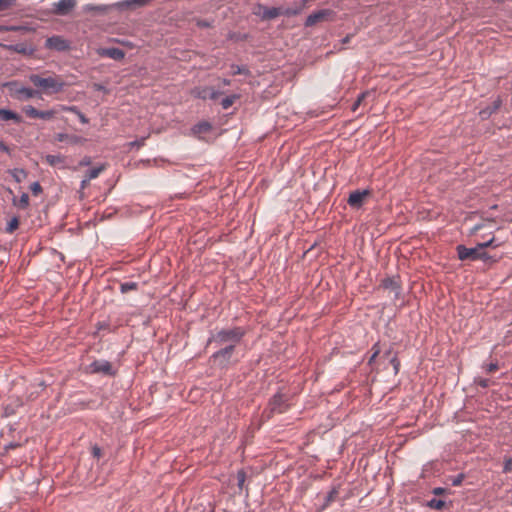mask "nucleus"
I'll return each mask as SVG.
<instances>
[{
    "label": "nucleus",
    "mask_w": 512,
    "mask_h": 512,
    "mask_svg": "<svg viewBox=\"0 0 512 512\" xmlns=\"http://www.w3.org/2000/svg\"><path fill=\"white\" fill-rule=\"evenodd\" d=\"M462 479H463V476L462 475H459L454 481H453V485L454 486H459L462 482Z\"/></svg>",
    "instance_id": "864d4df0"
},
{
    "label": "nucleus",
    "mask_w": 512,
    "mask_h": 512,
    "mask_svg": "<svg viewBox=\"0 0 512 512\" xmlns=\"http://www.w3.org/2000/svg\"><path fill=\"white\" fill-rule=\"evenodd\" d=\"M483 369L486 373H492L498 369V363L497 362H491L489 364H484Z\"/></svg>",
    "instance_id": "79ce46f5"
},
{
    "label": "nucleus",
    "mask_w": 512,
    "mask_h": 512,
    "mask_svg": "<svg viewBox=\"0 0 512 512\" xmlns=\"http://www.w3.org/2000/svg\"><path fill=\"white\" fill-rule=\"evenodd\" d=\"M502 105V100L500 97H497L491 105L480 110L479 115L482 119L489 118L493 113H495Z\"/></svg>",
    "instance_id": "ddd939ff"
},
{
    "label": "nucleus",
    "mask_w": 512,
    "mask_h": 512,
    "mask_svg": "<svg viewBox=\"0 0 512 512\" xmlns=\"http://www.w3.org/2000/svg\"><path fill=\"white\" fill-rule=\"evenodd\" d=\"M478 260H482L483 262H488V261H493L495 262L496 260L490 256L484 249H480L479 250V259Z\"/></svg>",
    "instance_id": "e433bc0d"
},
{
    "label": "nucleus",
    "mask_w": 512,
    "mask_h": 512,
    "mask_svg": "<svg viewBox=\"0 0 512 512\" xmlns=\"http://www.w3.org/2000/svg\"><path fill=\"white\" fill-rule=\"evenodd\" d=\"M429 506L431 508H434V509H437V510H441L445 507V502L443 500H440V499H432L430 502H429Z\"/></svg>",
    "instance_id": "72a5a7b5"
},
{
    "label": "nucleus",
    "mask_w": 512,
    "mask_h": 512,
    "mask_svg": "<svg viewBox=\"0 0 512 512\" xmlns=\"http://www.w3.org/2000/svg\"><path fill=\"white\" fill-rule=\"evenodd\" d=\"M245 335V330L241 327H234L231 329H223L218 331L212 338L209 339L210 343H215L218 346L232 345L236 347Z\"/></svg>",
    "instance_id": "7ed1b4c3"
},
{
    "label": "nucleus",
    "mask_w": 512,
    "mask_h": 512,
    "mask_svg": "<svg viewBox=\"0 0 512 512\" xmlns=\"http://www.w3.org/2000/svg\"><path fill=\"white\" fill-rule=\"evenodd\" d=\"M286 400L284 399V396L281 394H277L274 396L273 401L271 403L272 410L277 411L279 413H282L286 410L287 406L285 404Z\"/></svg>",
    "instance_id": "6ab92c4d"
},
{
    "label": "nucleus",
    "mask_w": 512,
    "mask_h": 512,
    "mask_svg": "<svg viewBox=\"0 0 512 512\" xmlns=\"http://www.w3.org/2000/svg\"><path fill=\"white\" fill-rule=\"evenodd\" d=\"M144 142H145V138H142L140 140H135V141L131 142L130 145L141 147L142 145H144Z\"/></svg>",
    "instance_id": "09e8293b"
},
{
    "label": "nucleus",
    "mask_w": 512,
    "mask_h": 512,
    "mask_svg": "<svg viewBox=\"0 0 512 512\" xmlns=\"http://www.w3.org/2000/svg\"><path fill=\"white\" fill-rule=\"evenodd\" d=\"M45 47L50 50L64 52L69 50L70 42L62 36H52L46 39Z\"/></svg>",
    "instance_id": "0eeeda50"
},
{
    "label": "nucleus",
    "mask_w": 512,
    "mask_h": 512,
    "mask_svg": "<svg viewBox=\"0 0 512 512\" xmlns=\"http://www.w3.org/2000/svg\"><path fill=\"white\" fill-rule=\"evenodd\" d=\"M0 46L9 50V51H12V52H17V53H20V54H31L33 52V49L32 48H29L27 47L26 44L24 43H18V44H2L0 43Z\"/></svg>",
    "instance_id": "4468645a"
},
{
    "label": "nucleus",
    "mask_w": 512,
    "mask_h": 512,
    "mask_svg": "<svg viewBox=\"0 0 512 512\" xmlns=\"http://www.w3.org/2000/svg\"><path fill=\"white\" fill-rule=\"evenodd\" d=\"M85 11H98V12H104L106 10V7L105 6H101V5H91V4H88L85 6L84 8Z\"/></svg>",
    "instance_id": "37998d69"
},
{
    "label": "nucleus",
    "mask_w": 512,
    "mask_h": 512,
    "mask_svg": "<svg viewBox=\"0 0 512 512\" xmlns=\"http://www.w3.org/2000/svg\"><path fill=\"white\" fill-rule=\"evenodd\" d=\"M199 392H200V389L197 386H195V387L191 388L189 395H191L192 393L199 394Z\"/></svg>",
    "instance_id": "13d9d810"
},
{
    "label": "nucleus",
    "mask_w": 512,
    "mask_h": 512,
    "mask_svg": "<svg viewBox=\"0 0 512 512\" xmlns=\"http://www.w3.org/2000/svg\"><path fill=\"white\" fill-rule=\"evenodd\" d=\"M19 220L17 217H13L6 226V232L12 233L14 230L18 228Z\"/></svg>",
    "instance_id": "473e14b6"
},
{
    "label": "nucleus",
    "mask_w": 512,
    "mask_h": 512,
    "mask_svg": "<svg viewBox=\"0 0 512 512\" xmlns=\"http://www.w3.org/2000/svg\"><path fill=\"white\" fill-rule=\"evenodd\" d=\"M17 94L20 99L28 100L37 96L39 92L29 87H21L17 90Z\"/></svg>",
    "instance_id": "412c9836"
},
{
    "label": "nucleus",
    "mask_w": 512,
    "mask_h": 512,
    "mask_svg": "<svg viewBox=\"0 0 512 512\" xmlns=\"http://www.w3.org/2000/svg\"><path fill=\"white\" fill-rule=\"evenodd\" d=\"M440 493H442V489L441 488H436L434 490V494L439 495Z\"/></svg>",
    "instance_id": "bf43d9fd"
},
{
    "label": "nucleus",
    "mask_w": 512,
    "mask_h": 512,
    "mask_svg": "<svg viewBox=\"0 0 512 512\" xmlns=\"http://www.w3.org/2000/svg\"><path fill=\"white\" fill-rule=\"evenodd\" d=\"M503 472H512V457H506L504 460Z\"/></svg>",
    "instance_id": "c03bdc74"
},
{
    "label": "nucleus",
    "mask_w": 512,
    "mask_h": 512,
    "mask_svg": "<svg viewBox=\"0 0 512 512\" xmlns=\"http://www.w3.org/2000/svg\"><path fill=\"white\" fill-rule=\"evenodd\" d=\"M331 14H332V11L330 9H321L316 12H313L306 18L305 26L312 27L315 24H317L318 22L326 19Z\"/></svg>",
    "instance_id": "1a4fd4ad"
},
{
    "label": "nucleus",
    "mask_w": 512,
    "mask_h": 512,
    "mask_svg": "<svg viewBox=\"0 0 512 512\" xmlns=\"http://www.w3.org/2000/svg\"><path fill=\"white\" fill-rule=\"evenodd\" d=\"M223 82H224V84H225V85H229V84H230V81H229V80H227V79H224V81H223Z\"/></svg>",
    "instance_id": "e2e57ef3"
},
{
    "label": "nucleus",
    "mask_w": 512,
    "mask_h": 512,
    "mask_svg": "<svg viewBox=\"0 0 512 512\" xmlns=\"http://www.w3.org/2000/svg\"><path fill=\"white\" fill-rule=\"evenodd\" d=\"M339 490L337 487H333L328 494L325 496L324 503L322 505V509H326L329 507L338 497Z\"/></svg>",
    "instance_id": "5701e85b"
},
{
    "label": "nucleus",
    "mask_w": 512,
    "mask_h": 512,
    "mask_svg": "<svg viewBox=\"0 0 512 512\" xmlns=\"http://www.w3.org/2000/svg\"><path fill=\"white\" fill-rule=\"evenodd\" d=\"M0 151L10 154V148L1 140H0Z\"/></svg>",
    "instance_id": "de8ad7c7"
},
{
    "label": "nucleus",
    "mask_w": 512,
    "mask_h": 512,
    "mask_svg": "<svg viewBox=\"0 0 512 512\" xmlns=\"http://www.w3.org/2000/svg\"><path fill=\"white\" fill-rule=\"evenodd\" d=\"M23 112L26 114L27 117L36 119L39 118L40 110H37L35 107L28 105L23 108Z\"/></svg>",
    "instance_id": "c85d7f7f"
},
{
    "label": "nucleus",
    "mask_w": 512,
    "mask_h": 512,
    "mask_svg": "<svg viewBox=\"0 0 512 512\" xmlns=\"http://www.w3.org/2000/svg\"><path fill=\"white\" fill-rule=\"evenodd\" d=\"M370 194L369 190H355L350 193L347 203L354 209H359L364 203L366 196Z\"/></svg>",
    "instance_id": "6e6552de"
},
{
    "label": "nucleus",
    "mask_w": 512,
    "mask_h": 512,
    "mask_svg": "<svg viewBox=\"0 0 512 512\" xmlns=\"http://www.w3.org/2000/svg\"><path fill=\"white\" fill-rule=\"evenodd\" d=\"M235 347L232 345H224V347L219 348L216 352L213 353L211 359L215 364L219 366H226L234 353Z\"/></svg>",
    "instance_id": "39448f33"
},
{
    "label": "nucleus",
    "mask_w": 512,
    "mask_h": 512,
    "mask_svg": "<svg viewBox=\"0 0 512 512\" xmlns=\"http://www.w3.org/2000/svg\"><path fill=\"white\" fill-rule=\"evenodd\" d=\"M29 204V196L27 193H23L21 196H20V199H19V202H18V206L20 208H26Z\"/></svg>",
    "instance_id": "58836bf2"
},
{
    "label": "nucleus",
    "mask_w": 512,
    "mask_h": 512,
    "mask_svg": "<svg viewBox=\"0 0 512 512\" xmlns=\"http://www.w3.org/2000/svg\"><path fill=\"white\" fill-rule=\"evenodd\" d=\"M382 287L385 289H389L395 293V296L397 297L401 292V287L394 277H388L382 280L381 283Z\"/></svg>",
    "instance_id": "f3484780"
},
{
    "label": "nucleus",
    "mask_w": 512,
    "mask_h": 512,
    "mask_svg": "<svg viewBox=\"0 0 512 512\" xmlns=\"http://www.w3.org/2000/svg\"><path fill=\"white\" fill-rule=\"evenodd\" d=\"M0 119L3 121L13 120L16 123L21 122V117L14 111L0 108Z\"/></svg>",
    "instance_id": "aec40b11"
},
{
    "label": "nucleus",
    "mask_w": 512,
    "mask_h": 512,
    "mask_svg": "<svg viewBox=\"0 0 512 512\" xmlns=\"http://www.w3.org/2000/svg\"><path fill=\"white\" fill-rule=\"evenodd\" d=\"M368 94H369V92H363V93L359 94L356 101H359V103H361Z\"/></svg>",
    "instance_id": "603ef678"
},
{
    "label": "nucleus",
    "mask_w": 512,
    "mask_h": 512,
    "mask_svg": "<svg viewBox=\"0 0 512 512\" xmlns=\"http://www.w3.org/2000/svg\"><path fill=\"white\" fill-rule=\"evenodd\" d=\"M349 39H350V37H349V36H346V37L342 40L343 44L348 43V42H349Z\"/></svg>",
    "instance_id": "052dcab7"
},
{
    "label": "nucleus",
    "mask_w": 512,
    "mask_h": 512,
    "mask_svg": "<svg viewBox=\"0 0 512 512\" xmlns=\"http://www.w3.org/2000/svg\"><path fill=\"white\" fill-rule=\"evenodd\" d=\"M45 161L52 167L65 168V157L61 154H47Z\"/></svg>",
    "instance_id": "a211bd4d"
},
{
    "label": "nucleus",
    "mask_w": 512,
    "mask_h": 512,
    "mask_svg": "<svg viewBox=\"0 0 512 512\" xmlns=\"http://www.w3.org/2000/svg\"><path fill=\"white\" fill-rule=\"evenodd\" d=\"M10 174L12 178L17 183H21L27 176V173L24 169L15 168L13 170H10Z\"/></svg>",
    "instance_id": "bb28decb"
},
{
    "label": "nucleus",
    "mask_w": 512,
    "mask_h": 512,
    "mask_svg": "<svg viewBox=\"0 0 512 512\" xmlns=\"http://www.w3.org/2000/svg\"><path fill=\"white\" fill-rule=\"evenodd\" d=\"M30 189L32 191V193L34 195H38L42 192V187L41 185L39 184V182H33L31 185H30Z\"/></svg>",
    "instance_id": "a18cd8bd"
},
{
    "label": "nucleus",
    "mask_w": 512,
    "mask_h": 512,
    "mask_svg": "<svg viewBox=\"0 0 512 512\" xmlns=\"http://www.w3.org/2000/svg\"><path fill=\"white\" fill-rule=\"evenodd\" d=\"M91 164V158L89 156H85L80 162V166H89Z\"/></svg>",
    "instance_id": "49530a36"
},
{
    "label": "nucleus",
    "mask_w": 512,
    "mask_h": 512,
    "mask_svg": "<svg viewBox=\"0 0 512 512\" xmlns=\"http://www.w3.org/2000/svg\"><path fill=\"white\" fill-rule=\"evenodd\" d=\"M239 99V95L237 94H232V95H229V96H226L225 98H223L221 100V106L224 110H227L229 109L233 104L234 102Z\"/></svg>",
    "instance_id": "cd10ccee"
},
{
    "label": "nucleus",
    "mask_w": 512,
    "mask_h": 512,
    "mask_svg": "<svg viewBox=\"0 0 512 512\" xmlns=\"http://www.w3.org/2000/svg\"><path fill=\"white\" fill-rule=\"evenodd\" d=\"M105 169V165H100L98 167L91 168L86 171L85 177L88 180H93L99 176V174Z\"/></svg>",
    "instance_id": "a878e982"
},
{
    "label": "nucleus",
    "mask_w": 512,
    "mask_h": 512,
    "mask_svg": "<svg viewBox=\"0 0 512 512\" xmlns=\"http://www.w3.org/2000/svg\"><path fill=\"white\" fill-rule=\"evenodd\" d=\"M478 246L480 249H486L488 247H497L499 246V244H495V238H491L490 240L486 241V242H481V243H478Z\"/></svg>",
    "instance_id": "4c0bfd02"
},
{
    "label": "nucleus",
    "mask_w": 512,
    "mask_h": 512,
    "mask_svg": "<svg viewBox=\"0 0 512 512\" xmlns=\"http://www.w3.org/2000/svg\"><path fill=\"white\" fill-rule=\"evenodd\" d=\"M478 384H481V385L487 384V380H481Z\"/></svg>",
    "instance_id": "680f3d73"
},
{
    "label": "nucleus",
    "mask_w": 512,
    "mask_h": 512,
    "mask_svg": "<svg viewBox=\"0 0 512 512\" xmlns=\"http://www.w3.org/2000/svg\"><path fill=\"white\" fill-rule=\"evenodd\" d=\"M56 114V111L53 109L46 110V111H40L39 118L43 120H50L54 117Z\"/></svg>",
    "instance_id": "f704fd0d"
},
{
    "label": "nucleus",
    "mask_w": 512,
    "mask_h": 512,
    "mask_svg": "<svg viewBox=\"0 0 512 512\" xmlns=\"http://www.w3.org/2000/svg\"><path fill=\"white\" fill-rule=\"evenodd\" d=\"M208 95L209 93H205L203 92V90L199 93V97L202 98V99H207L208 98Z\"/></svg>",
    "instance_id": "4d7b16f0"
},
{
    "label": "nucleus",
    "mask_w": 512,
    "mask_h": 512,
    "mask_svg": "<svg viewBox=\"0 0 512 512\" xmlns=\"http://www.w3.org/2000/svg\"><path fill=\"white\" fill-rule=\"evenodd\" d=\"M89 182H90V180H88V179L84 176L83 180H82V181H81V183H80V189H81V190L85 189V188L88 186Z\"/></svg>",
    "instance_id": "8fccbe9b"
},
{
    "label": "nucleus",
    "mask_w": 512,
    "mask_h": 512,
    "mask_svg": "<svg viewBox=\"0 0 512 512\" xmlns=\"http://www.w3.org/2000/svg\"><path fill=\"white\" fill-rule=\"evenodd\" d=\"M212 129V125L207 121H202L195 124L192 128L194 134H205L210 132Z\"/></svg>",
    "instance_id": "4be33fe9"
},
{
    "label": "nucleus",
    "mask_w": 512,
    "mask_h": 512,
    "mask_svg": "<svg viewBox=\"0 0 512 512\" xmlns=\"http://www.w3.org/2000/svg\"><path fill=\"white\" fill-rule=\"evenodd\" d=\"M303 10V5H294L292 7L284 8L282 7V15L286 17L299 15Z\"/></svg>",
    "instance_id": "393cba45"
},
{
    "label": "nucleus",
    "mask_w": 512,
    "mask_h": 512,
    "mask_svg": "<svg viewBox=\"0 0 512 512\" xmlns=\"http://www.w3.org/2000/svg\"><path fill=\"white\" fill-rule=\"evenodd\" d=\"M100 55L104 57H108L110 59L120 61L124 59L125 52L117 47H109V48H103L100 51Z\"/></svg>",
    "instance_id": "f8f14e48"
},
{
    "label": "nucleus",
    "mask_w": 512,
    "mask_h": 512,
    "mask_svg": "<svg viewBox=\"0 0 512 512\" xmlns=\"http://www.w3.org/2000/svg\"><path fill=\"white\" fill-rule=\"evenodd\" d=\"M5 31H17V32H26L28 31V28L25 26H6V25H0V32Z\"/></svg>",
    "instance_id": "7c9ffc66"
},
{
    "label": "nucleus",
    "mask_w": 512,
    "mask_h": 512,
    "mask_svg": "<svg viewBox=\"0 0 512 512\" xmlns=\"http://www.w3.org/2000/svg\"><path fill=\"white\" fill-rule=\"evenodd\" d=\"M308 1H309V0H302V2H303V4H302V5L304 6V4H305L306 2H308Z\"/></svg>",
    "instance_id": "0e129e2a"
},
{
    "label": "nucleus",
    "mask_w": 512,
    "mask_h": 512,
    "mask_svg": "<svg viewBox=\"0 0 512 512\" xmlns=\"http://www.w3.org/2000/svg\"><path fill=\"white\" fill-rule=\"evenodd\" d=\"M381 352L382 350L379 342L375 343L372 347V354L368 359V365L372 369L378 368L380 365H382L384 369H388V367L391 366L392 373L396 375L399 372L400 367V361L397 357V353L391 348L385 350L382 355Z\"/></svg>",
    "instance_id": "f257e3e1"
},
{
    "label": "nucleus",
    "mask_w": 512,
    "mask_h": 512,
    "mask_svg": "<svg viewBox=\"0 0 512 512\" xmlns=\"http://www.w3.org/2000/svg\"><path fill=\"white\" fill-rule=\"evenodd\" d=\"M55 139L59 142L67 141L71 144H82L86 141L85 138L78 135H69L66 133H58L55 136Z\"/></svg>",
    "instance_id": "2eb2a0df"
},
{
    "label": "nucleus",
    "mask_w": 512,
    "mask_h": 512,
    "mask_svg": "<svg viewBox=\"0 0 512 512\" xmlns=\"http://www.w3.org/2000/svg\"><path fill=\"white\" fill-rule=\"evenodd\" d=\"M75 4L76 0H59L53 4V12L57 15H67Z\"/></svg>",
    "instance_id": "9d476101"
},
{
    "label": "nucleus",
    "mask_w": 512,
    "mask_h": 512,
    "mask_svg": "<svg viewBox=\"0 0 512 512\" xmlns=\"http://www.w3.org/2000/svg\"><path fill=\"white\" fill-rule=\"evenodd\" d=\"M361 103H359V101H355L351 107L352 111H356L358 109V107L360 106Z\"/></svg>",
    "instance_id": "6e6d98bb"
},
{
    "label": "nucleus",
    "mask_w": 512,
    "mask_h": 512,
    "mask_svg": "<svg viewBox=\"0 0 512 512\" xmlns=\"http://www.w3.org/2000/svg\"><path fill=\"white\" fill-rule=\"evenodd\" d=\"M149 0H123L116 4L120 9H135L146 5Z\"/></svg>",
    "instance_id": "dca6fc26"
},
{
    "label": "nucleus",
    "mask_w": 512,
    "mask_h": 512,
    "mask_svg": "<svg viewBox=\"0 0 512 512\" xmlns=\"http://www.w3.org/2000/svg\"><path fill=\"white\" fill-rule=\"evenodd\" d=\"M231 69H232V75H248L250 72H249V69L245 66H239V65H231Z\"/></svg>",
    "instance_id": "c756f323"
},
{
    "label": "nucleus",
    "mask_w": 512,
    "mask_h": 512,
    "mask_svg": "<svg viewBox=\"0 0 512 512\" xmlns=\"http://www.w3.org/2000/svg\"><path fill=\"white\" fill-rule=\"evenodd\" d=\"M85 371L89 374H98L102 376H114L118 371V366L104 359L91 362L86 366Z\"/></svg>",
    "instance_id": "20e7f679"
},
{
    "label": "nucleus",
    "mask_w": 512,
    "mask_h": 512,
    "mask_svg": "<svg viewBox=\"0 0 512 512\" xmlns=\"http://www.w3.org/2000/svg\"><path fill=\"white\" fill-rule=\"evenodd\" d=\"M61 109L63 111L72 112L77 115L80 122L83 124H87L89 122V119L78 109L77 106H61Z\"/></svg>",
    "instance_id": "b1692460"
},
{
    "label": "nucleus",
    "mask_w": 512,
    "mask_h": 512,
    "mask_svg": "<svg viewBox=\"0 0 512 512\" xmlns=\"http://www.w3.org/2000/svg\"><path fill=\"white\" fill-rule=\"evenodd\" d=\"M203 92L209 93L208 98L211 100H217L218 97L221 95L220 91L213 90L211 88H204Z\"/></svg>",
    "instance_id": "c9c22d12"
},
{
    "label": "nucleus",
    "mask_w": 512,
    "mask_h": 512,
    "mask_svg": "<svg viewBox=\"0 0 512 512\" xmlns=\"http://www.w3.org/2000/svg\"><path fill=\"white\" fill-rule=\"evenodd\" d=\"M29 81L36 87L41 88L45 94H56L63 91L66 83L60 76L42 77L39 74L29 75Z\"/></svg>",
    "instance_id": "f03ea898"
},
{
    "label": "nucleus",
    "mask_w": 512,
    "mask_h": 512,
    "mask_svg": "<svg viewBox=\"0 0 512 512\" xmlns=\"http://www.w3.org/2000/svg\"><path fill=\"white\" fill-rule=\"evenodd\" d=\"M137 286L136 282H125L120 285V291L122 293H127L128 291L137 289Z\"/></svg>",
    "instance_id": "2f4dec72"
},
{
    "label": "nucleus",
    "mask_w": 512,
    "mask_h": 512,
    "mask_svg": "<svg viewBox=\"0 0 512 512\" xmlns=\"http://www.w3.org/2000/svg\"><path fill=\"white\" fill-rule=\"evenodd\" d=\"M198 26H200V27H209L210 24H209V22H207L205 20H202V21H198Z\"/></svg>",
    "instance_id": "5fc2aeb1"
},
{
    "label": "nucleus",
    "mask_w": 512,
    "mask_h": 512,
    "mask_svg": "<svg viewBox=\"0 0 512 512\" xmlns=\"http://www.w3.org/2000/svg\"><path fill=\"white\" fill-rule=\"evenodd\" d=\"M479 246L468 248L465 245H457L456 251L459 260L461 261H477L479 259Z\"/></svg>",
    "instance_id": "423d86ee"
},
{
    "label": "nucleus",
    "mask_w": 512,
    "mask_h": 512,
    "mask_svg": "<svg viewBox=\"0 0 512 512\" xmlns=\"http://www.w3.org/2000/svg\"><path fill=\"white\" fill-rule=\"evenodd\" d=\"M259 10L261 11V18L263 20H272L282 15V7H267L259 4Z\"/></svg>",
    "instance_id": "9b49d317"
},
{
    "label": "nucleus",
    "mask_w": 512,
    "mask_h": 512,
    "mask_svg": "<svg viewBox=\"0 0 512 512\" xmlns=\"http://www.w3.org/2000/svg\"><path fill=\"white\" fill-rule=\"evenodd\" d=\"M16 3V0H0V11H4L12 7Z\"/></svg>",
    "instance_id": "ea45409f"
},
{
    "label": "nucleus",
    "mask_w": 512,
    "mask_h": 512,
    "mask_svg": "<svg viewBox=\"0 0 512 512\" xmlns=\"http://www.w3.org/2000/svg\"><path fill=\"white\" fill-rule=\"evenodd\" d=\"M237 480H238V487L240 489H242L244 482L246 480V473L244 472V470H239L237 472Z\"/></svg>",
    "instance_id": "a19ab883"
},
{
    "label": "nucleus",
    "mask_w": 512,
    "mask_h": 512,
    "mask_svg": "<svg viewBox=\"0 0 512 512\" xmlns=\"http://www.w3.org/2000/svg\"><path fill=\"white\" fill-rule=\"evenodd\" d=\"M92 453L95 457L99 458L101 456V449L97 446L93 447Z\"/></svg>",
    "instance_id": "3c124183"
}]
</instances>
